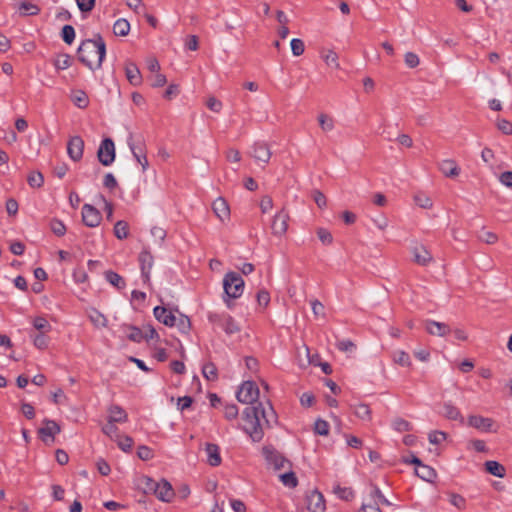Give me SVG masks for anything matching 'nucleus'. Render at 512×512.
Wrapping results in <instances>:
<instances>
[{"label": "nucleus", "mask_w": 512, "mask_h": 512, "mask_svg": "<svg viewBox=\"0 0 512 512\" xmlns=\"http://www.w3.org/2000/svg\"><path fill=\"white\" fill-rule=\"evenodd\" d=\"M439 169L440 171L446 176V177H456L460 173V169L457 165V163L452 159H446L439 163Z\"/></svg>", "instance_id": "nucleus-23"}, {"label": "nucleus", "mask_w": 512, "mask_h": 512, "mask_svg": "<svg viewBox=\"0 0 512 512\" xmlns=\"http://www.w3.org/2000/svg\"><path fill=\"white\" fill-rule=\"evenodd\" d=\"M262 454L267 465L275 471L291 468V462L272 446H264Z\"/></svg>", "instance_id": "nucleus-4"}, {"label": "nucleus", "mask_w": 512, "mask_h": 512, "mask_svg": "<svg viewBox=\"0 0 512 512\" xmlns=\"http://www.w3.org/2000/svg\"><path fill=\"white\" fill-rule=\"evenodd\" d=\"M141 274L145 282L150 279V271L153 266V256L148 251H142L139 255Z\"/></svg>", "instance_id": "nucleus-18"}, {"label": "nucleus", "mask_w": 512, "mask_h": 512, "mask_svg": "<svg viewBox=\"0 0 512 512\" xmlns=\"http://www.w3.org/2000/svg\"><path fill=\"white\" fill-rule=\"evenodd\" d=\"M84 141L80 136H73L67 143V153L71 160L78 162L83 157Z\"/></svg>", "instance_id": "nucleus-8"}, {"label": "nucleus", "mask_w": 512, "mask_h": 512, "mask_svg": "<svg viewBox=\"0 0 512 512\" xmlns=\"http://www.w3.org/2000/svg\"><path fill=\"white\" fill-rule=\"evenodd\" d=\"M32 324L35 329H37L40 333H46L51 330V325L44 317H36L33 319Z\"/></svg>", "instance_id": "nucleus-42"}, {"label": "nucleus", "mask_w": 512, "mask_h": 512, "mask_svg": "<svg viewBox=\"0 0 512 512\" xmlns=\"http://www.w3.org/2000/svg\"><path fill=\"white\" fill-rule=\"evenodd\" d=\"M105 279L114 287L118 289H123L125 287L124 279L114 271H106Z\"/></svg>", "instance_id": "nucleus-32"}, {"label": "nucleus", "mask_w": 512, "mask_h": 512, "mask_svg": "<svg viewBox=\"0 0 512 512\" xmlns=\"http://www.w3.org/2000/svg\"><path fill=\"white\" fill-rule=\"evenodd\" d=\"M100 212L90 204H84L82 207V220L88 227H97L101 222Z\"/></svg>", "instance_id": "nucleus-9"}, {"label": "nucleus", "mask_w": 512, "mask_h": 512, "mask_svg": "<svg viewBox=\"0 0 512 512\" xmlns=\"http://www.w3.org/2000/svg\"><path fill=\"white\" fill-rule=\"evenodd\" d=\"M425 329L430 335H435L439 337H444L451 331L450 327L447 324L437 322L434 320H426Z\"/></svg>", "instance_id": "nucleus-16"}, {"label": "nucleus", "mask_w": 512, "mask_h": 512, "mask_svg": "<svg viewBox=\"0 0 512 512\" xmlns=\"http://www.w3.org/2000/svg\"><path fill=\"white\" fill-rule=\"evenodd\" d=\"M404 61L409 68H415L420 63L419 57L413 52H407L404 56Z\"/></svg>", "instance_id": "nucleus-53"}, {"label": "nucleus", "mask_w": 512, "mask_h": 512, "mask_svg": "<svg viewBox=\"0 0 512 512\" xmlns=\"http://www.w3.org/2000/svg\"><path fill=\"white\" fill-rule=\"evenodd\" d=\"M282 484L289 488H295L298 484V479L293 471L288 469L287 472L280 474L279 476Z\"/></svg>", "instance_id": "nucleus-33"}, {"label": "nucleus", "mask_w": 512, "mask_h": 512, "mask_svg": "<svg viewBox=\"0 0 512 512\" xmlns=\"http://www.w3.org/2000/svg\"><path fill=\"white\" fill-rule=\"evenodd\" d=\"M52 232L57 236H63L66 233V227L62 221L54 219L50 224Z\"/></svg>", "instance_id": "nucleus-52"}, {"label": "nucleus", "mask_w": 512, "mask_h": 512, "mask_svg": "<svg viewBox=\"0 0 512 512\" xmlns=\"http://www.w3.org/2000/svg\"><path fill=\"white\" fill-rule=\"evenodd\" d=\"M314 431L321 436H327L329 433V424L323 419H317L314 424Z\"/></svg>", "instance_id": "nucleus-46"}, {"label": "nucleus", "mask_w": 512, "mask_h": 512, "mask_svg": "<svg viewBox=\"0 0 512 512\" xmlns=\"http://www.w3.org/2000/svg\"><path fill=\"white\" fill-rule=\"evenodd\" d=\"M154 494L163 502H170L175 495L172 485L165 479L157 483V489H155Z\"/></svg>", "instance_id": "nucleus-13"}, {"label": "nucleus", "mask_w": 512, "mask_h": 512, "mask_svg": "<svg viewBox=\"0 0 512 512\" xmlns=\"http://www.w3.org/2000/svg\"><path fill=\"white\" fill-rule=\"evenodd\" d=\"M115 145L111 138H105L101 141L97 151L98 161L103 166H110L115 161Z\"/></svg>", "instance_id": "nucleus-5"}, {"label": "nucleus", "mask_w": 512, "mask_h": 512, "mask_svg": "<svg viewBox=\"0 0 512 512\" xmlns=\"http://www.w3.org/2000/svg\"><path fill=\"white\" fill-rule=\"evenodd\" d=\"M499 181L506 187H512V171L503 172L499 177Z\"/></svg>", "instance_id": "nucleus-64"}, {"label": "nucleus", "mask_w": 512, "mask_h": 512, "mask_svg": "<svg viewBox=\"0 0 512 512\" xmlns=\"http://www.w3.org/2000/svg\"><path fill=\"white\" fill-rule=\"evenodd\" d=\"M224 292L229 298H239L244 291V280L236 272H228L223 279Z\"/></svg>", "instance_id": "nucleus-3"}, {"label": "nucleus", "mask_w": 512, "mask_h": 512, "mask_svg": "<svg viewBox=\"0 0 512 512\" xmlns=\"http://www.w3.org/2000/svg\"><path fill=\"white\" fill-rule=\"evenodd\" d=\"M441 414L448 420H455L459 421L460 423L464 422V418L460 413V410L456 406H454L450 401L443 403Z\"/></svg>", "instance_id": "nucleus-19"}, {"label": "nucleus", "mask_w": 512, "mask_h": 512, "mask_svg": "<svg viewBox=\"0 0 512 512\" xmlns=\"http://www.w3.org/2000/svg\"><path fill=\"white\" fill-rule=\"evenodd\" d=\"M237 400L244 404H251L243 411V429L250 435L254 442H259L264 436V424L270 426L276 416L273 408L269 405V411L261 403H256L259 397V389L252 381H245L237 392Z\"/></svg>", "instance_id": "nucleus-1"}, {"label": "nucleus", "mask_w": 512, "mask_h": 512, "mask_svg": "<svg viewBox=\"0 0 512 512\" xmlns=\"http://www.w3.org/2000/svg\"><path fill=\"white\" fill-rule=\"evenodd\" d=\"M107 412L110 422L124 423L128 419L127 413L119 405H111Z\"/></svg>", "instance_id": "nucleus-25"}, {"label": "nucleus", "mask_w": 512, "mask_h": 512, "mask_svg": "<svg viewBox=\"0 0 512 512\" xmlns=\"http://www.w3.org/2000/svg\"><path fill=\"white\" fill-rule=\"evenodd\" d=\"M250 154L256 161L263 164H267L272 155L269 146L265 142H256Z\"/></svg>", "instance_id": "nucleus-11"}, {"label": "nucleus", "mask_w": 512, "mask_h": 512, "mask_svg": "<svg viewBox=\"0 0 512 512\" xmlns=\"http://www.w3.org/2000/svg\"><path fill=\"white\" fill-rule=\"evenodd\" d=\"M127 144L133 154V157L141 165L142 171L145 172L148 168V160L142 145H136L131 135L127 140Z\"/></svg>", "instance_id": "nucleus-12"}, {"label": "nucleus", "mask_w": 512, "mask_h": 512, "mask_svg": "<svg viewBox=\"0 0 512 512\" xmlns=\"http://www.w3.org/2000/svg\"><path fill=\"white\" fill-rule=\"evenodd\" d=\"M447 434L443 431H431L428 434V440L431 444L438 445L442 443L444 440H446Z\"/></svg>", "instance_id": "nucleus-47"}, {"label": "nucleus", "mask_w": 512, "mask_h": 512, "mask_svg": "<svg viewBox=\"0 0 512 512\" xmlns=\"http://www.w3.org/2000/svg\"><path fill=\"white\" fill-rule=\"evenodd\" d=\"M205 451L207 454V462L211 466H218L221 464V456L219 446L213 443H207L205 445Z\"/></svg>", "instance_id": "nucleus-21"}, {"label": "nucleus", "mask_w": 512, "mask_h": 512, "mask_svg": "<svg viewBox=\"0 0 512 512\" xmlns=\"http://www.w3.org/2000/svg\"><path fill=\"white\" fill-rule=\"evenodd\" d=\"M318 122L321 129L325 132L331 131L334 128V121L331 117L326 114H320L318 116Z\"/></svg>", "instance_id": "nucleus-45"}, {"label": "nucleus", "mask_w": 512, "mask_h": 512, "mask_svg": "<svg viewBox=\"0 0 512 512\" xmlns=\"http://www.w3.org/2000/svg\"><path fill=\"white\" fill-rule=\"evenodd\" d=\"M290 45L294 56H300L304 53L305 46L304 42L301 39H292Z\"/></svg>", "instance_id": "nucleus-51"}, {"label": "nucleus", "mask_w": 512, "mask_h": 512, "mask_svg": "<svg viewBox=\"0 0 512 512\" xmlns=\"http://www.w3.org/2000/svg\"><path fill=\"white\" fill-rule=\"evenodd\" d=\"M492 424L493 420L490 418L479 415H470L468 417V425L482 431H490Z\"/></svg>", "instance_id": "nucleus-20"}, {"label": "nucleus", "mask_w": 512, "mask_h": 512, "mask_svg": "<svg viewBox=\"0 0 512 512\" xmlns=\"http://www.w3.org/2000/svg\"><path fill=\"white\" fill-rule=\"evenodd\" d=\"M77 6L81 12H90L95 6V0H76Z\"/></svg>", "instance_id": "nucleus-58"}, {"label": "nucleus", "mask_w": 512, "mask_h": 512, "mask_svg": "<svg viewBox=\"0 0 512 512\" xmlns=\"http://www.w3.org/2000/svg\"><path fill=\"white\" fill-rule=\"evenodd\" d=\"M28 184L33 188H39L43 185L44 177L40 172H32L28 176Z\"/></svg>", "instance_id": "nucleus-48"}, {"label": "nucleus", "mask_w": 512, "mask_h": 512, "mask_svg": "<svg viewBox=\"0 0 512 512\" xmlns=\"http://www.w3.org/2000/svg\"><path fill=\"white\" fill-rule=\"evenodd\" d=\"M79 60L89 69H93V63L96 61V68H100L106 55V44L97 34L94 39L82 41L78 48Z\"/></svg>", "instance_id": "nucleus-2"}, {"label": "nucleus", "mask_w": 512, "mask_h": 512, "mask_svg": "<svg viewBox=\"0 0 512 512\" xmlns=\"http://www.w3.org/2000/svg\"><path fill=\"white\" fill-rule=\"evenodd\" d=\"M115 423L116 422H110V420L108 419V422L102 427V432L108 437L113 438L118 431L117 427L115 426Z\"/></svg>", "instance_id": "nucleus-61"}, {"label": "nucleus", "mask_w": 512, "mask_h": 512, "mask_svg": "<svg viewBox=\"0 0 512 512\" xmlns=\"http://www.w3.org/2000/svg\"><path fill=\"white\" fill-rule=\"evenodd\" d=\"M89 319L96 327H105L107 325L106 317L96 309H91Z\"/></svg>", "instance_id": "nucleus-37"}, {"label": "nucleus", "mask_w": 512, "mask_h": 512, "mask_svg": "<svg viewBox=\"0 0 512 512\" xmlns=\"http://www.w3.org/2000/svg\"><path fill=\"white\" fill-rule=\"evenodd\" d=\"M414 201L419 207L424 209H429L433 205L431 198L425 193H417L414 196Z\"/></svg>", "instance_id": "nucleus-44"}, {"label": "nucleus", "mask_w": 512, "mask_h": 512, "mask_svg": "<svg viewBox=\"0 0 512 512\" xmlns=\"http://www.w3.org/2000/svg\"><path fill=\"white\" fill-rule=\"evenodd\" d=\"M143 489L145 493H154L155 489H157V481L153 480L150 477L143 478Z\"/></svg>", "instance_id": "nucleus-57"}, {"label": "nucleus", "mask_w": 512, "mask_h": 512, "mask_svg": "<svg viewBox=\"0 0 512 512\" xmlns=\"http://www.w3.org/2000/svg\"><path fill=\"white\" fill-rule=\"evenodd\" d=\"M414 261L422 266L427 265L432 261V256L424 246H416L412 250Z\"/></svg>", "instance_id": "nucleus-22"}, {"label": "nucleus", "mask_w": 512, "mask_h": 512, "mask_svg": "<svg viewBox=\"0 0 512 512\" xmlns=\"http://www.w3.org/2000/svg\"><path fill=\"white\" fill-rule=\"evenodd\" d=\"M40 12V8L27 1H23L19 5V13L21 16L37 15Z\"/></svg>", "instance_id": "nucleus-34"}, {"label": "nucleus", "mask_w": 512, "mask_h": 512, "mask_svg": "<svg viewBox=\"0 0 512 512\" xmlns=\"http://www.w3.org/2000/svg\"><path fill=\"white\" fill-rule=\"evenodd\" d=\"M302 350H303V352L305 354V360L301 359V350L299 349L298 357H299V364H300V366L305 367L306 365H309V364L318 365V363H317V360L319 358L318 355L311 356L309 348L306 345L302 346Z\"/></svg>", "instance_id": "nucleus-31"}, {"label": "nucleus", "mask_w": 512, "mask_h": 512, "mask_svg": "<svg viewBox=\"0 0 512 512\" xmlns=\"http://www.w3.org/2000/svg\"><path fill=\"white\" fill-rule=\"evenodd\" d=\"M497 127L502 133L506 135L512 134V123L506 119L498 120Z\"/></svg>", "instance_id": "nucleus-59"}, {"label": "nucleus", "mask_w": 512, "mask_h": 512, "mask_svg": "<svg viewBox=\"0 0 512 512\" xmlns=\"http://www.w3.org/2000/svg\"><path fill=\"white\" fill-rule=\"evenodd\" d=\"M61 36L65 43L71 44L75 39V30H74L73 26L65 25L62 28Z\"/></svg>", "instance_id": "nucleus-49"}, {"label": "nucleus", "mask_w": 512, "mask_h": 512, "mask_svg": "<svg viewBox=\"0 0 512 512\" xmlns=\"http://www.w3.org/2000/svg\"><path fill=\"white\" fill-rule=\"evenodd\" d=\"M209 320L211 322L217 324L220 328H222L227 335H233L240 331L239 325L228 314L210 315Z\"/></svg>", "instance_id": "nucleus-7"}, {"label": "nucleus", "mask_w": 512, "mask_h": 512, "mask_svg": "<svg viewBox=\"0 0 512 512\" xmlns=\"http://www.w3.org/2000/svg\"><path fill=\"white\" fill-rule=\"evenodd\" d=\"M128 228H129V226H128L127 222H125L123 220L117 221L114 225L115 236L120 240L127 238Z\"/></svg>", "instance_id": "nucleus-40"}, {"label": "nucleus", "mask_w": 512, "mask_h": 512, "mask_svg": "<svg viewBox=\"0 0 512 512\" xmlns=\"http://www.w3.org/2000/svg\"><path fill=\"white\" fill-rule=\"evenodd\" d=\"M96 467L98 472L103 476H107L111 471L109 464L102 458L97 460Z\"/></svg>", "instance_id": "nucleus-62"}, {"label": "nucleus", "mask_w": 512, "mask_h": 512, "mask_svg": "<svg viewBox=\"0 0 512 512\" xmlns=\"http://www.w3.org/2000/svg\"><path fill=\"white\" fill-rule=\"evenodd\" d=\"M392 427L397 432H407V431H411L412 430L411 423L408 422L407 420L403 419V418H400V417L395 418L392 421Z\"/></svg>", "instance_id": "nucleus-41"}, {"label": "nucleus", "mask_w": 512, "mask_h": 512, "mask_svg": "<svg viewBox=\"0 0 512 512\" xmlns=\"http://www.w3.org/2000/svg\"><path fill=\"white\" fill-rule=\"evenodd\" d=\"M130 31V23L126 19H118L113 26V32L116 36H126Z\"/></svg>", "instance_id": "nucleus-30"}, {"label": "nucleus", "mask_w": 512, "mask_h": 512, "mask_svg": "<svg viewBox=\"0 0 512 512\" xmlns=\"http://www.w3.org/2000/svg\"><path fill=\"white\" fill-rule=\"evenodd\" d=\"M202 374L208 381H215L218 378L217 367L214 363L208 362L203 365Z\"/></svg>", "instance_id": "nucleus-35"}, {"label": "nucleus", "mask_w": 512, "mask_h": 512, "mask_svg": "<svg viewBox=\"0 0 512 512\" xmlns=\"http://www.w3.org/2000/svg\"><path fill=\"white\" fill-rule=\"evenodd\" d=\"M212 209L220 221L224 222L230 217V208L226 200L218 197L212 204Z\"/></svg>", "instance_id": "nucleus-17"}, {"label": "nucleus", "mask_w": 512, "mask_h": 512, "mask_svg": "<svg viewBox=\"0 0 512 512\" xmlns=\"http://www.w3.org/2000/svg\"><path fill=\"white\" fill-rule=\"evenodd\" d=\"M153 314L155 318L165 326L174 327L176 316L172 313V311L163 306H156L153 310Z\"/></svg>", "instance_id": "nucleus-15"}, {"label": "nucleus", "mask_w": 512, "mask_h": 512, "mask_svg": "<svg viewBox=\"0 0 512 512\" xmlns=\"http://www.w3.org/2000/svg\"><path fill=\"white\" fill-rule=\"evenodd\" d=\"M126 336L129 340L137 343L141 342L144 339L143 331L135 326L126 327Z\"/></svg>", "instance_id": "nucleus-38"}, {"label": "nucleus", "mask_w": 512, "mask_h": 512, "mask_svg": "<svg viewBox=\"0 0 512 512\" xmlns=\"http://www.w3.org/2000/svg\"><path fill=\"white\" fill-rule=\"evenodd\" d=\"M42 423L43 426L38 429L39 437L46 445H51L55 441V435L61 432V428L56 421L47 418Z\"/></svg>", "instance_id": "nucleus-6"}, {"label": "nucleus", "mask_w": 512, "mask_h": 512, "mask_svg": "<svg viewBox=\"0 0 512 512\" xmlns=\"http://www.w3.org/2000/svg\"><path fill=\"white\" fill-rule=\"evenodd\" d=\"M485 468L488 473L499 478H503L506 473L505 467L499 462L493 460L485 462Z\"/></svg>", "instance_id": "nucleus-28"}, {"label": "nucleus", "mask_w": 512, "mask_h": 512, "mask_svg": "<svg viewBox=\"0 0 512 512\" xmlns=\"http://www.w3.org/2000/svg\"><path fill=\"white\" fill-rule=\"evenodd\" d=\"M350 409L353 411L354 415L362 421H370L371 420V409L367 404L358 403V404H350Z\"/></svg>", "instance_id": "nucleus-26"}, {"label": "nucleus", "mask_w": 512, "mask_h": 512, "mask_svg": "<svg viewBox=\"0 0 512 512\" xmlns=\"http://www.w3.org/2000/svg\"><path fill=\"white\" fill-rule=\"evenodd\" d=\"M54 65L60 70L67 69L71 65V58L68 54H61L56 58Z\"/></svg>", "instance_id": "nucleus-50"}, {"label": "nucleus", "mask_w": 512, "mask_h": 512, "mask_svg": "<svg viewBox=\"0 0 512 512\" xmlns=\"http://www.w3.org/2000/svg\"><path fill=\"white\" fill-rule=\"evenodd\" d=\"M393 359L395 363L401 366L409 367L411 365L410 356L405 351H396L393 355Z\"/></svg>", "instance_id": "nucleus-43"}, {"label": "nucleus", "mask_w": 512, "mask_h": 512, "mask_svg": "<svg viewBox=\"0 0 512 512\" xmlns=\"http://www.w3.org/2000/svg\"><path fill=\"white\" fill-rule=\"evenodd\" d=\"M321 57L327 66L339 69L340 65L338 62V55L336 52L328 50L326 52H323Z\"/></svg>", "instance_id": "nucleus-36"}, {"label": "nucleus", "mask_w": 512, "mask_h": 512, "mask_svg": "<svg viewBox=\"0 0 512 512\" xmlns=\"http://www.w3.org/2000/svg\"><path fill=\"white\" fill-rule=\"evenodd\" d=\"M224 416L228 420H233L238 416V407L235 404H228L224 407Z\"/></svg>", "instance_id": "nucleus-56"}, {"label": "nucleus", "mask_w": 512, "mask_h": 512, "mask_svg": "<svg viewBox=\"0 0 512 512\" xmlns=\"http://www.w3.org/2000/svg\"><path fill=\"white\" fill-rule=\"evenodd\" d=\"M117 180L112 173H107L104 176L103 185L108 189H114L117 187Z\"/></svg>", "instance_id": "nucleus-63"}, {"label": "nucleus", "mask_w": 512, "mask_h": 512, "mask_svg": "<svg viewBox=\"0 0 512 512\" xmlns=\"http://www.w3.org/2000/svg\"><path fill=\"white\" fill-rule=\"evenodd\" d=\"M288 214L281 210L273 218L271 229L275 236H283L288 229Z\"/></svg>", "instance_id": "nucleus-10"}, {"label": "nucleus", "mask_w": 512, "mask_h": 512, "mask_svg": "<svg viewBox=\"0 0 512 512\" xmlns=\"http://www.w3.org/2000/svg\"><path fill=\"white\" fill-rule=\"evenodd\" d=\"M206 106L213 112L219 113L222 109V102L217 98L211 96L206 101Z\"/></svg>", "instance_id": "nucleus-55"}, {"label": "nucleus", "mask_w": 512, "mask_h": 512, "mask_svg": "<svg viewBox=\"0 0 512 512\" xmlns=\"http://www.w3.org/2000/svg\"><path fill=\"white\" fill-rule=\"evenodd\" d=\"M34 345L39 349H45L48 346V337L45 333H39L34 337Z\"/></svg>", "instance_id": "nucleus-60"}, {"label": "nucleus", "mask_w": 512, "mask_h": 512, "mask_svg": "<svg viewBox=\"0 0 512 512\" xmlns=\"http://www.w3.org/2000/svg\"><path fill=\"white\" fill-rule=\"evenodd\" d=\"M307 509L311 512H323L325 501L323 495L318 491H312L306 498Z\"/></svg>", "instance_id": "nucleus-14"}, {"label": "nucleus", "mask_w": 512, "mask_h": 512, "mask_svg": "<svg viewBox=\"0 0 512 512\" xmlns=\"http://www.w3.org/2000/svg\"><path fill=\"white\" fill-rule=\"evenodd\" d=\"M71 100L80 109L86 108L89 104V98L82 90L73 91L71 94Z\"/></svg>", "instance_id": "nucleus-29"}, {"label": "nucleus", "mask_w": 512, "mask_h": 512, "mask_svg": "<svg viewBox=\"0 0 512 512\" xmlns=\"http://www.w3.org/2000/svg\"><path fill=\"white\" fill-rule=\"evenodd\" d=\"M317 236L319 240L326 245L331 244L333 241L332 234L327 229L324 228H319L317 230Z\"/></svg>", "instance_id": "nucleus-54"}, {"label": "nucleus", "mask_w": 512, "mask_h": 512, "mask_svg": "<svg viewBox=\"0 0 512 512\" xmlns=\"http://www.w3.org/2000/svg\"><path fill=\"white\" fill-rule=\"evenodd\" d=\"M174 327H177L182 333H188L191 328L190 319L186 315L179 314V316H176Z\"/></svg>", "instance_id": "nucleus-39"}, {"label": "nucleus", "mask_w": 512, "mask_h": 512, "mask_svg": "<svg viewBox=\"0 0 512 512\" xmlns=\"http://www.w3.org/2000/svg\"><path fill=\"white\" fill-rule=\"evenodd\" d=\"M415 472L418 477L427 482H433L437 476L436 471L432 467L423 463L419 467H416Z\"/></svg>", "instance_id": "nucleus-27"}, {"label": "nucleus", "mask_w": 512, "mask_h": 512, "mask_svg": "<svg viewBox=\"0 0 512 512\" xmlns=\"http://www.w3.org/2000/svg\"><path fill=\"white\" fill-rule=\"evenodd\" d=\"M125 74H126L128 81L133 86H138L141 84V82H142L141 73H140V70L138 69V67L134 63L129 62L126 64Z\"/></svg>", "instance_id": "nucleus-24"}]
</instances>
